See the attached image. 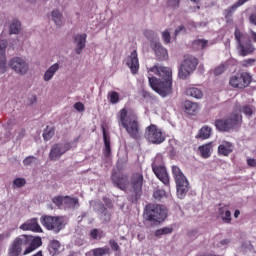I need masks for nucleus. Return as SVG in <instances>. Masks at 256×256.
I'll return each instance as SVG.
<instances>
[{
    "label": "nucleus",
    "instance_id": "nucleus-61",
    "mask_svg": "<svg viewBox=\"0 0 256 256\" xmlns=\"http://www.w3.org/2000/svg\"><path fill=\"white\" fill-rule=\"evenodd\" d=\"M27 3H31V5H35L37 3V0H26Z\"/></svg>",
    "mask_w": 256,
    "mask_h": 256
},
{
    "label": "nucleus",
    "instance_id": "nucleus-28",
    "mask_svg": "<svg viewBox=\"0 0 256 256\" xmlns=\"http://www.w3.org/2000/svg\"><path fill=\"white\" fill-rule=\"evenodd\" d=\"M185 112L188 115H195L199 112V104L195 102H191L189 100L185 101L184 103Z\"/></svg>",
    "mask_w": 256,
    "mask_h": 256
},
{
    "label": "nucleus",
    "instance_id": "nucleus-42",
    "mask_svg": "<svg viewBox=\"0 0 256 256\" xmlns=\"http://www.w3.org/2000/svg\"><path fill=\"white\" fill-rule=\"evenodd\" d=\"M109 102L112 103V105H115L119 103V93L116 91H112L108 94Z\"/></svg>",
    "mask_w": 256,
    "mask_h": 256
},
{
    "label": "nucleus",
    "instance_id": "nucleus-51",
    "mask_svg": "<svg viewBox=\"0 0 256 256\" xmlns=\"http://www.w3.org/2000/svg\"><path fill=\"white\" fill-rule=\"evenodd\" d=\"M74 109H76V111H85V105L81 102H77L74 104Z\"/></svg>",
    "mask_w": 256,
    "mask_h": 256
},
{
    "label": "nucleus",
    "instance_id": "nucleus-12",
    "mask_svg": "<svg viewBox=\"0 0 256 256\" xmlns=\"http://www.w3.org/2000/svg\"><path fill=\"white\" fill-rule=\"evenodd\" d=\"M251 84V74L244 72L230 77L229 85L234 89H245Z\"/></svg>",
    "mask_w": 256,
    "mask_h": 256
},
{
    "label": "nucleus",
    "instance_id": "nucleus-56",
    "mask_svg": "<svg viewBox=\"0 0 256 256\" xmlns=\"http://www.w3.org/2000/svg\"><path fill=\"white\" fill-rule=\"evenodd\" d=\"M229 243H231L230 239H223V240L220 241V245L222 247H225L226 245H229Z\"/></svg>",
    "mask_w": 256,
    "mask_h": 256
},
{
    "label": "nucleus",
    "instance_id": "nucleus-60",
    "mask_svg": "<svg viewBox=\"0 0 256 256\" xmlns=\"http://www.w3.org/2000/svg\"><path fill=\"white\" fill-rule=\"evenodd\" d=\"M239 215H241V212L239 210H235L234 217L237 219V217H239Z\"/></svg>",
    "mask_w": 256,
    "mask_h": 256
},
{
    "label": "nucleus",
    "instance_id": "nucleus-18",
    "mask_svg": "<svg viewBox=\"0 0 256 256\" xmlns=\"http://www.w3.org/2000/svg\"><path fill=\"white\" fill-rule=\"evenodd\" d=\"M152 169L156 177L164 183V185H169V175L167 174V169L160 165L157 166L155 163L152 164Z\"/></svg>",
    "mask_w": 256,
    "mask_h": 256
},
{
    "label": "nucleus",
    "instance_id": "nucleus-59",
    "mask_svg": "<svg viewBox=\"0 0 256 256\" xmlns=\"http://www.w3.org/2000/svg\"><path fill=\"white\" fill-rule=\"evenodd\" d=\"M251 37H252V40L254 41V43H256V32L255 31H251Z\"/></svg>",
    "mask_w": 256,
    "mask_h": 256
},
{
    "label": "nucleus",
    "instance_id": "nucleus-4",
    "mask_svg": "<svg viewBox=\"0 0 256 256\" xmlns=\"http://www.w3.org/2000/svg\"><path fill=\"white\" fill-rule=\"evenodd\" d=\"M172 175L176 183L177 197L178 199H184L187 197L189 189H191L189 180H187V177H185V174H183V171L178 166H172Z\"/></svg>",
    "mask_w": 256,
    "mask_h": 256
},
{
    "label": "nucleus",
    "instance_id": "nucleus-46",
    "mask_svg": "<svg viewBox=\"0 0 256 256\" xmlns=\"http://www.w3.org/2000/svg\"><path fill=\"white\" fill-rule=\"evenodd\" d=\"M35 161H37V158L35 156H28L23 160V165L27 167L31 165V163H35Z\"/></svg>",
    "mask_w": 256,
    "mask_h": 256
},
{
    "label": "nucleus",
    "instance_id": "nucleus-58",
    "mask_svg": "<svg viewBox=\"0 0 256 256\" xmlns=\"http://www.w3.org/2000/svg\"><path fill=\"white\" fill-rule=\"evenodd\" d=\"M24 136H25V131L23 129H20L18 132L17 139H23Z\"/></svg>",
    "mask_w": 256,
    "mask_h": 256
},
{
    "label": "nucleus",
    "instance_id": "nucleus-31",
    "mask_svg": "<svg viewBox=\"0 0 256 256\" xmlns=\"http://www.w3.org/2000/svg\"><path fill=\"white\" fill-rule=\"evenodd\" d=\"M103 139H104V155L106 157H109L111 155V139L107 135V131H105V128H103Z\"/></svg>",
    "mask_w": 256,
    "mask_h": 256
},
{
    "label": "nucleus",
    "instance_id": "nucleus-33",
    "mask_svg": "<svg viewBox=\"0 0 256 256\" xmlns=\"http://www.w3.org/2000/svg\"><path fill=\"white\" fill-rule=\"evenodd\" d=\"M194 47H198V49H207L209 45H215V42H209L205 39H197L193 42Z\"/></svg>",
    "mask_w": 256,
    "mask_h": 256
},
{
    "label": "nucleus",
    "instance_id": "nucleus-26",
    "mask_svg": "<svg viewBox=\"0 0 256 256\" xmlns=\"http://www.w3.org/2000/svg\"><path fill=\"white\" fill-rule=\"evenodd\" d=\"M48 251L52 256L59 255V253H61V242H59V240H50Z\"/></svg>",
    "mask_w": 256,
    "mask_h": 256
},
{
    "label": "nucleus",
    "instance_id": "nucleus-17",
    "mask_svg": "<svg viewBox=\"0 0 256 256\" xmlns=\"http://www.w3.org/2000/svg\"><path fill=\"white\" fill-rule=\"evenodd\" d=\"M112 181L118 189H121L122 191H127V185H129V178H127V175L123 174H112Z\"/></svg>",
    "mask_w": 256,
    "mask_h": 256
},
{
    "label": "nucleus",
    "instance_id": "nucleus-40",
    "mask_svg": "<svg viewBox=\"0 0 256 256\" xmlns=\"http://www.w3.org/2000/svg\"><path fill=\"white\" fill-rule=\"evenodd\" d=\"M171 233H173V228L164 227L156 230L154 235L155 237H161L163 235H169Z\"/></svg>",
    "mask_w": 256,
    "mask_h": 256
},
{
    "label": "nucleus",
    "instance_id": "nucleus-25",
    "mask_svg": "<svg viewBox=\"0 0 256 256\" xmlns=\"http://www.w3.org/2000/svg\"><path fill=\"white\" fill-rule=\"evenodd\" d=\"M79 207V199L71 196H64L63 209H77Z\"/></svg>",
    "mask_w": 256,
    "mask_h": 256
},
{
    "label": "nucleus",
    "instance_id": "nucleus-64",
    "mask_svg": "<svg viewBox=\"0 0 256 256\" xmlns=\"http://www.w3.org/2000/svg\"><path fill=\"white\" fill-rule=\"evenodd\" d=\"M98 206H100V208L103 209V204L98 203Z\"/></svg>",
    "mask_w": 256,
    "mask_h": 256
},
{
    "label": "nucleus",
    "instance_id": "nucleus-41",
    "mask_svg": "<svg viewBox=\"0 0 256 256\" xmlns=\"http://www.w3.org/2000/svg\"><path fill=\"white\" fill-rule=\"evenodd\" d=\"M241 113H244L246 117H251L253 115V111H255V108L251 105H244L240 108Z\"/></svg>",
    "mask_w": 256,
    "mask_h": 256
},
{
    "label": "nucleus",
    "instance_id": "nucleus-9",
    "mask_svg": "<svg viewBox=\"0 0 256 256\" xmlns=\"http://www.w3.org/2000/svg\"><path fill=\"white\" fill-rule=\"evenodd\" d=\"M40 222L48 231H54V233H59L66 225L65 218L62 216H42Z\"/></svg>",
    "mask_w": 256,
    "mask_h": 256
},
{
    "label": "nucleus",
    "instance_id": "nucleus-11",
    "mask_svg": "<svg viewBox=\"0 0 256 256\" xmlns=\"http://www.w3.org/2000/svg\"><path fill=\"white\" fill-rule=\"evenodd\" d=\"M75 145V143H56L51 147L49 153L50 161H59L63 155L70 151V149Z\"/></svg>",
    "mask_w": 256,
    "mask_h": 256
},
{
    "label": "nucleus",
    "instance_id": "nucleus-44",
    "mask_svg": "<svg viewBox=\"0 0 256 256\" xmlns=\"http://www.w3.org/2000/svg\"><path fill=\"white\" fill-rule=\"evenodd\" d=\"M25 183H27V181L25 180V178H16L14 181H13V185L14 187H17V188H21L25 185Z\"/></svg>",
    "mask_w": 256,
    "mask_h": 256
},
{
    "label": "nucleus",
    "instance_id": "nucleus-37",
    "mask_svg": "<svg viewBox=\"0 0 256 256\" xmlns=\"http://www.w3.org/2000/svg\"><path fill=\"white\" fill-rule=\"evenodd\" d=\"M19 31H21V22L14 20L10 25V33L11 35H17Z\"/></svg>",
    "mask_w": 256,
    "mask_h": 256
},
{
    "label": "nucleus",
    "instance_id": "nucleus-20",
    "mask_svg": "<svg viewBox=\"0 0 256 256\" xmlns=\"http://www.w3.org/2000/svg\"><path fill=\"white\" fill-rule=\"evenodd\" d=\"M20 229H22V231H33L34 233H41V231H43L39 222H37V218L26 221L20 226Z\"/></svg>",
    "mask_w": 256,
    "mask_h": 256
},
{
    "label": "nucleus",
    "instance_id": "nucleus-2",
    "mask_svg": "<svg viewBox=\"0 0 256 256\" xmlns=\"http://www.w3.org/2000/svg\"><path fill=\"white\" fill-rule=\"evenodd\" d=\"M118 123L119 127H123L132 139L137 140L141 138L139 118H137L135 112H129L125 108L121 109L118 113Z\"/></svg>",
    "mask_w": 256,
    "mask_h": 256
},
{
    "label": "nucleus",
    "instance_id": "nucleus-24",
    "mask_svg": "<svg viewBox=\"0 0 256 256\" xmlns=\"http://www.w3.org/2000/svg\"><path fill=\"white\" fill-rule=\"evenodd\" d=\"M51 20L55 23L56 27H62L65 24V18L59 9H54L51 12Z\"/></svg>",
    "mask_w": 256,
    "mask_h": 256
},
{
    "label": "nucleus",
    "instance_id": "nucleus-23",
    "mask_svg": "<svg viewBox=\"0 0 256 256\" xmlns=\"http://www.w3.org/2000/svg\"><path fill=\"white\" fill-rule=\"evenodd\" d=\"M5 42H0V75H3L7 71V58L5 57Z\"/></svg>",
    "mask_w": 256,
    "mask_h": 256
},
{
    "label": "nucleus",
    "instance_id": "nucleus-21",
    "mask_svg": "<svg viewBox=\"0 0 256 256\" xmlns=\"http://www.w3.org/2000/svg\"><path fill=\"white\" fill-rule=\"evenodd\" d=\"M150 47H151V49H153L156 57H158V59L160 61L167 59V57H168L167 49L162 47L161 43H159L157 41H152L150 44Z\"/></svg>",
    "mask_w": 256,
    "mask_h": 256
},
{
    "label": "nucleus",
    "instance_id": "nucleus-57",
    "mask_svg": "<svg viewBox=\"0 0 256 256\" xmlns=\"http://www.w3.org/2000/svg\"><path fill=\"white\" fill-rule=\"evenodd\" d=\"M5 239H9V234H0V245L5 241Z\"/></svg>",
    "mask_w": 256,
    "mask_h": 256
},
{
    "label": "nucleus",
    "instance_id": "nucleus-10",
    "mask_svg": "<svg viewBox=\"0 0 256 256\" xmlns=\"http://www.w3.org/2000/svg\"><path fill=\"white\" fill-rule=\"evenodd\" d=\"M197 65H199L197 58L191 55L184 56L178 72L180 79H187L197 69Z\"/></svg>",
    "mask_w": 256,
    "mask_h": 256
},
{
    "label": "nucleus",
    "instance_id": "nucleus-54",
    "mask_svg": "<svg viewBox=\"0 0 256 256\" xmlns=\"http://www.w3.org/2000/svg\"><path fill=\"white\" fill-rule=\"evenodd\" d=\"M247 165H249V167H256V159L249 158L247 160Z\"/></svg>",
    "mask_w": 256,
    "mask_h": 256
},
{
    "label": "nucleus",
    "instance_id": "nucleus-3",
    "mask_svg": "<svg viewBox=\"0 0 256 256\" xmlns=\"http://www.w3.org/2000/svg\"><path fill=\"white\" fill-rule=\"evenodd\" d=\"M234 39L238 45V51L242 57L250 55L255 51V47L251 43V37L247 32H244L243 29L235 28Z\"/></svg>",
    "mask_w": 256,
    "mask_h": 256
},
{
    "label": "nucleus",
    "instance_id": "nucleus-39",
    "mask_svg": "<svg viewBox=\"0 0 256 256\" xmlns=\"http://www.w3.org/2000/svg\"><path fill=\"white\" fill-rule=\"evenodd\" d=\"M52 202L54 203V205H56L58 209H63L65 203V196H55L52 199Z\"/></svg>",
    "mask_w": 256,
    "mask_h": 256
},
{
    "label": "nucleus",
    "instance_id": "nucleus-14",
    "mask_svg": "<svg viewBox=\"0 0 256 256\" xmlns=\"http://www.w3.org/2000/svg\"><path fill=\"white\" fill-rule=\"evenodd\" d=\"M148 74V77H154L153 75H158V77H162V79H173V72L171 68L161 66L159 64L150 68L148 70Z\"/></svg>",
    "mask_w": 256,
    "mask_h": 256
},
{
    "label": "nucleus",
    "instance_id": "nucleus-22",
    "mask_svg": "<svg viewBox=\"0 0 256 256\" xmlns=\"http://www.w3.org/2000/svg\"><path fill=\"white\" fill-rule=\"evenodd\" d=\"M59 69H61V65H59V63L52 64L45 71V73L43 75V81H45V83H49V81H51V79H53L55 77V75L57 74V71H59Z\"/></svg>",
    "mask_w": 256,
    "mask_h": 256
},
{
    "label": "nucleus",
    "instance_id": "nucleus-19",
    "mask_svg": "<svg viewBox=\"0 0 256 256\" xmlns=\"http://www.w3.org/2000/svg\"><path fill=\"white\" fill-rule=\"evenodd\" d=\"M126 65L129 67L133 75H135V73L139 71V58L137 56V50L131 52L130 56L126 61Z\"/></svg>",
    "mask_w": 256,
    "mask_h": 256
},
{
    "label": "nucleus",
    "instance_id": "nucleus-50",
    "mask_svg": "<svg viewBox=\"0 0 256 256\" xmlns=\"http://www.w3.org/2000/svg\"><path fill=\"white\" fill-rule=\"evenodd\" d=\"M255 61L256 60L254 58L246 59V60H243L242 65L243 67H251L255 65Z\"/></svg>",
    "mask_w": 256,
    "mask_h": 256
},
{
    "label": "nucleus",
    "instance_id": "nucleus-15",
    "mask_svg": "<svg viewBox=\"0 0 256 256\" xmlns=\"http://www.w3.org/2000/svg\"><path fill=\"white\" fill-rule=\"evenodd\" d=\"M130 184L135 196L141 195V191L143 190V172L134 173L131 177Z\"/></svg>",
    "mask_w": 256,
    "mask_h": 256
},
{
    "label": "nucleus",
    "instance_id": "nucleus-62",
    "mask_svg": "<svg viewBox=\"0 0 256 256\" xmlns=\"http://www.w3.org/2000/svg\"><path fill=\"white\" fill-rule=\"evenodd\" d=\"M225 45H226V47H231V40H227Z\"/></svg>",
    "mask_w": 256,
    "mask_h": 256
},
{
    "label": "nucleus",
    "instance_id": "nucleus-43",
    "mask_svg": "<svg viewBox=\"0 0 256 256\" xmlns=\"http://www.w3.org/2000/svg\"><path fill=\"white\" fill-rule=\"evenodd\" d=\"M166 195L165 190L157 189L154 191V198H156L158 201H161L162 198H164Z\"/></svg>",
    "mask_w": 256,
    "mask_h": 256
},
{
    "label": "nucleus",
    "instance_id": "nucleus-7",
    "mask_svg": "<svg viewBox=\"0 0 256 256\" xmlns=\"http://www.w3.org/2000/svg\"><path fill=\"white\" fill-rule=\"evenodd\" d=\"M243 121V117L239 112H233L226 119H218L215 121V127L218 131H231L235 129Z\"/></svg>",
    "mask_w": 256,
    "mask_h": 256
},
{
    "label": "nucleus",
    "instance_id": "nucleus-27",
    "mask_svg": "<svg viewBox=\"0 0 256 256\" xmlns=\"http://www.w3.org/2000/svg\"><path fill=\"white\" fill-rule=\"evenodd\" d=\"M218 153L227 157L230 153H233V144L227 141L222 142L218 147Z\"/></svg>",
    "mask_w": 256,
    "mask_h": 256
},
{
    "label": "nucleus",
    "instance_id": "nucleus-13",
    "mask_svg": "<svg viewBox=\"0 0 256 256\" xmlns=\"http://www.w3.org/2000/svg\"><path fill=\"white\" fill-rule=\"evenodd\" d=\"M8 65L17 75H27L29 72V62L23 57H13Z\"/></svg>",
    "mask_w": 256,
    "mask_h": 256
},
{
    "label": "nucleus",
    "instance_id": "nucleus-38",
    "mask_svg": "<svg viewBox=\"0 0 256 256\" xmlns=\"http://www.w3.org/2000/svg\"><path fill=\"white\" fill-rule=\"evenodd\" d=\"M90 237L92 239L101 240L103 239V237H105V232H103V230L100 229H93L90 232Z\"/></svg>",
    "mask_w": 256,
    "mask_h": 256
},
{
    "label": "nucleus",
    "instance_id": "nucleus-35",
    "mask_svg": "<svg viewBox=\"0 0 256 256\" xmlns=\"http://www.w3.org/2000/svg\"><path fill=\"white\" fill-rule=\"evenodd\" d=\"M219 215L224 223H231V211L227 208H220Z\"/></svg>",
    "mask_w": 256,
    "mask_h": 256
},
{
    "label": "nucleus",
    "instance_id": "nucleus-47",
    "mask_svg": "<svg viewBox=\"0 0 256 256\" xmlns=\"http://www.w3.org/2000/svg\"><path fill=\"white\" fill-rule=\"evenodd\" d=\"M162 39L164 43H171V33L168 30L162 32Z\"/></svg>",
    "mask_w": 256,
    "mask_h": 256
},
{
    "label": "nucleus",
    "instance_id": "nucleus-52",
    "mask_svg": "<svg viewBox=\"0 0 256 256\" xmlns=\"http://www.w3.org/2000/svg\"><path fill=\"white\" fill-rule=\"evenodd\" d=\"M181 2V0H169L168 1V5L170 7H174V8H177L179 7V3Z\"/></svg>",
    "mask_w": 256,
    "mask_h": 256
},
{
    "label": "nucleus",
    "instance_id": "nucleus-45",
    "mask_svg": "<svg viewBox=\"0 0 256 256\" xmlns=\"http://www.w3.org/2000/svg\"><path fill=\"white\" fill-rule=\"evenodd\" d=\"M227 69V66H225V64H221L220 66H217L215 69H214V75H222V73H225Z\"/></svg>",
    "mask_w": 256,
    "mask_h": 256
},
{
    "label": "nucleus",
    "instance_id": "nucleus-53",
    "mask_svg": "<svg viewBox=\"0 0 256 256\" xmlns=\"http://www.w3.org/2000/svg\"><path fill=\"white\" fill-rule=\"evenodd\" d=\"M249 23L256 26V12L249 16Z\"/></svg>",
    "mask_w": 256,
    "mask_h": 256
},
{
    "label": "nucleus",
    "instance_id": "nucleus-29",
    "mask_svg": "<svg viewBox=\"0 0 256 256\" xmlns=\"http://www.w3.org/2000/svg\"><path fill=\"white\" fill-rule=\"evenodd\" d=\"M186 95H188V97H193L194 99H203V91L196 87L187 88Z\"/></svg>",
    "mask_w": 256,
    "mask_h": 256
},
{
    "label": "nucleus",
    "instance_id": "nucleus-5",
    "mask_svg": "<svg viewBox=\"0 0 256 256\" xmlns=\"http://www.w3.org/2000/svg\"><path fill=\"white\" fill-rule=\"evenodd\" d=\"M151 89L158 93L160 97H169L173 93V79H158L157 77L148 76Z\"/></svg>",
    "mask_w": 256,
    "mask_h": 256
},
{
    "label": "nucleus",
    "instance_id": "nucleus-1",
    "mask_svg": "<svg viewBox=\"0 0 256 256\" xmlns=\"http://www.w3.org/2000/svg\"><path fill=\"white\" fill-rule=\"evenodd\" d=\"M43 245L41 237H33L30 235H20L14 239V241L9 245L7 255L8 256H20L29 255L33 253L35 249H39ZM23 247L26 249L23 252Z\"/></svg>",
    "mask_w": 256,
    "mask_h": 256
},
{
    "label": "nucleus",
    "instance_id": "nucleus-48",
    "mask_svg": "<svg viewBox=\"0 0 256 256\" xmlns=\"http://www.w3.org/2000/svg\"><path fill=\"white\" fill-rule=\"evenodd\" d=\"M109 245H110L112 251H121V247L119 246L117 241L111 239V240H109Z\"/></svg>",
    "mask_w": 256,
    "mask_h": 256
},
{
    "label": "nucleus",
    "instance_id": "nucleus-36",
    "mask_svg": "<svg viewBox=\"0 0 256 256\" xmlns=\"http://www.w3.org/2000/svg\"><path fill=\"white\" fill-rule=\"evenodd\" d=\"M42 135L44 141H51V138L55 135V128L53 126H47Z\"/></svg>",
    "mask_w": 256,
    "mask_h": 256
},
{
    "label": "nucleus",
    "instance_id": "nucleus-8",
    "mask_svg": "<svg viewBox=\"0 0 256 256\" xmlns=\"http://www.w3.org/2000/svg\"><path fill=\"white\" fill-rule=\"evenodd\" d=\"M144 137L152 145H161L165 141V132L157 125L151 124L146 127Z\"/></svg>",
    "mask_w": 256,
    "mask_h": 256
},
{
    "label": "nucleus",
    "instance_id": "nucleus-49",
    "mask_svg": "<svg viewBox=\"0 0 256 256\" xmlns=\"http://www.w3.org/2000/svg\"><path fill=\"white\" fill-rule=\"evenodd\" d=\"M250 0H238L232 7V11H235L236 9H239V7H243L245 3L249 2Z\"/></svg>",
    "mask_w": 256,
    "mask_h": 256
},
{
    "label": "nucleus",
    "instance_id": "nucleus-32",
    "mask_svg": "<svg viewBox=\"0 0 256 256\" xmlns=\"http://www.w3.org/2000/svg\"><path fill=\"white\" fill-rule=\"evenodd\" d=\"M91 253L93 256H105L111 253V248L109 246L95 248L91 250Z\"/></svg>",
    "mask_w": 256,
    "mask_h": 256
},
{
    "label": "nucleus",
    "instance_id": "nucleus-6",
    "mask_svg": "<svg viewBox=\"0 0 256 256\" xmlns=\"http://www.w3.org/2000/svg\"><path fill=\"white\" fill-rule=\"evenodd\" d=\"M146 221L161 223L167 218V208L159 204H149L144 212Z\"/></svg>",
    "mask_w": 256,
    "mask_h": 256
},
{
    "label": "nucleus",
    "instance_id": "nucleus-30",
    "mask_svg": "<svg viewBox=\"0 0 256 256\" xmlns=\"http://www.w3.org/2000/svg\"><path fill=\"white\" fill-rule=\"evenodd\" d=\"M199 151L204 159L211 157L213 151V143H208L199 147Z\"/></svg>",
    "mask_w": 256,
    "mask_h": 256
},
{
    "label": "nucleus",
    "instance_id": "nucleus-55",
    "mask_svg": "<svg viewBox=\"0 0 256 256\" xmlns=\"http://www.w3.org/2000/svg\"><path fill=\"white\" fill-rule=\"evenodd\" d=\"M181 32L185 33V26L181 25L175 30V35H179Z\"/></svg>",
    "mask_w": 256,
    "mask_h": 256
},
{
    "label": "nucleus",
    "instance_id": "nucleus-63",
    "mask_svg": "<svg viewBox=\"0 0 256 256\" xmlns=\"http://www.w3.org/2000/svg\"><path fill=\"white\" fill-rule=\"evenodd\" d=\"M190 1H192V3H199V1H201V0H190Z\"/></svg>",
    "mask_w": 256,
    "mask_h": 256
},
{
    "label": "nucleus",
    "instance_id": "nucleus-16",
    "mask_svg": "<svg viewBox=\"0 0 256 256\" xmlns=\"http://www.w3.org/2000/svg\"><path fill=\"white\" fill-rule=\"evenodd\" d=\"M74 45H75V53L77 55H81L83 53V49L87 45V34H76L74 36Z\"/></svg>",
    "mask_w": 256,
    "mask_h": 256
},
{
    "label": "nucleus",
    "instance_id": "nucleus-34",
    "mask_svg": "<svg viewBox=\"0 0 256 256\" xmlns=\"http://www.w3.org/2000/svg\"><path fill=\"white\" fill-rule=\"evenodd\" d=\"M197 139H209L211 137V127L204 126L200 129Z\"/></svg>",
    "mask_w": 256,
    "mask_h": 256
}]
</instances>
